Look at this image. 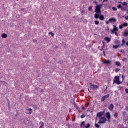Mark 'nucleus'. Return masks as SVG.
<instances>
[{
  "label": "nucleus",
  "mask_w": 128,
  "mask_h": 128,
  "mask_svg": "<svg viewBox=\"0 0 128 128\" xmlns=\"http://www.w3.org/2000/svg\"><path fill=\"white\" fill-rule=\"evenodd\" d=\"M120 44H116V45H114L113 46V48H118V46H120Z\"/></svg>",
  "instance_id": "nucleus-18"
},
{
  "label": "nucleus",
  "mask_w": 128,
  "mask_h": 128,
  "mask_svg": "<svg viewBox=\"0 0 128 128\" xmlns=\"http://www.w3.org/2000/svg\"><path fill=\"white\" fill-rule=\"evenodd\" d=\"M118 113L115 112V114H114V118H118Z\"/></svg>",
  "instance_id": "nucleus-23"
},
{
  "label": "nucleus",
  "mask_w": 128,
  "mask_h": 128,
  "mask_svg": "<svg viewBox=\"0 0 128 128\" xmlns=\"http://www.w3.org/2000/svg\"><path fill=\"white\" fill-rule=\"evenodd\" d=\"M86 106L87 108V106H88V104H86Z\"/></svg>",
  "instance_id": "nucleus-37"
},
{
  "label": "nucleus",
  "mask_w": 128,
  "mask_h": 128,
  "mask_svg": "<svg viewBox=\"0 0 128 128\" xmlns=\"http://www.w3.org/2000/svg\"><path fill=\"white\" fill-rule=\"evenodd\" d=\"M94 24H95L98 25V24H100V22L98 20H95L94 21Z\"/></svg>",
  "instance_id": "nucleus-22"
},
{
  "label": "nucleus",
  "mask_w": 128,
  "mask_h": 128,
  "mask_svg": "<svg viewBox=\"0 0 128 128\" xmlns=\"http://www.w3.org/2000/svg\"><path fill=\"white\" fill-rule=\"evenodd\" d=\"M82 110H86L84 106H82Z\"/></svg>",
  "instance_id": "nucleus-36"
},
{
  "label": "nucleus",
  "mask_w": 128,
  "mask_h": 128,
  "mask_svg": "<svg viewBox=\"0 0 128 128\" xmlns=\"http://www.w3.org/2000/svg\"><path fill=\"white\" fill-rule=\"evenodd\" d=\"M48 34H51L52 36H54V33H52V32H49Z\"/></svg>",
  "instance_id": "nucleus-21"
},
{
  "label": "nucleus",
  "mask_w": 128,
  "mask_h": 128,
  "mask_svg": "<svg viewBox=\"0 0 128 128\" xmlns=\"http://www.w3.org/2000/svg\"><path fill=\"white\" fill-rule=\"evenodd\" d=\"M122 46H124V44H126V41H124V39L122 40Z\"/></svg>",
  "instance_id": "nucleus-27"
},
{
  "label": "nucleus",
  "mask_w": 128,
  "mask_h": 128,
  "mask_svg": "<svg viewBox=\"0 0 128 128\" xmlns=\"http://www.w3.org/2000/svg\"><path fill=\"white\" fill-rule=\"evenodd\" d=\"M117 8H122V5L121 4H119L117 6Z\"/></svg>",
  "instance_id": "nucleus-31"
},
{
  "label": "nucleus",
  "mask_w": 128,
  "mask_h": 128,
  "mask_svg": "<svg viewBox=\"0 0 128 128\" xmlns=\"http://www.w3.org/2000/svg\"><path fill=\"white\" fill-rule=\"evenodd\" d=\"M103 45L104 46V42H102Z\"/></svg>",
  "instance_id": "nucleus-40"
},
{
  "label": "nucleus",
  "mask_w": 128,
  "mask_h": 128,
  "mask_svg": "<svg viewBox=\"0 0 128 128\" xmlns=\"http://www.w3.org/2000/svg\"><path fill=\"white\" fill-rule=\"evenodd\" d=\"M120 40H117L115 42V44H120Z\"/></svg>",
  "instance_id": "nucleus-20"
},
{
  "label": "nucleus",
  "mask_w": 128,
  "mask_h": 128,
  "mask_svg": "<svg viewBox=\"0 0 128 128\" xmlns=\"http://www.w3.org/2000/svg\"><path fill=\"white\" fill-rule=\"evenodd\" d=\"M115 64H116V66H120V62H115Z\"/></svg>",
  "instance_id": "nucleus-19"
},
{
  "label": "nucleus",
  "mask_w": 128,
  "mask_h": 128,
  "mask_svg": "<svg viewBox=\"0 0 128 128\" xmlns=\"http://www.w3.org/2000/svg\"><path fill=\"white\" fill-rule=\"evenodd\" d=\"M122 4H123V6H127L128 5V3L126 2H124L122 3Z\"/></svg>",
  "instance_id": "nucleus-29"
},
{
  "label": "nucleus",
  "mask_w": 128,
  "mask_h": 128,
  "mask_svg": "<svg viewBox=\"0 0 128 128\" xmlns=\"http://www.w3.org/2000/svg\"><path fill=\"white\" fill-rule=\"evenodd\" d=\"M26 112L28 114H32V108H28V109L26 110Z\"/></svg>",
  "instance_id": "nucleus-10"
},
{
  "label": "nucleus",
  "mask_w": 128,
  "mask_h": 128,
  "mask_svg": "<svg viewBox=\"0 0 128 128\" xmlns=\"http://www.w3.org/2000/svg\"><path fill=\"white\" fill-rule=\"evenodd\" d=\"M110 24V22H108V21L106 22V24Z\"/></svg>",
  "instance_id": "nucleus-34"
},
{
  "label": "nucleus",
  "mask_w": 128,
  "mask_h": 128,
  "mask_svg": "<svg viewBox=\"0 0 128 128\" xmlns=\"http://www.w3.org/2000/svg\"><path fill=\"white\" fill-rule=\"evenodd\" d=\"M124 18H125V20H128V16H126L124 17Z\"/></svg>",
  "instance_id": "nucleus-33"
},
{
  "label": "nucleus",
  "mask_w": 128,
  "mask_h": 128,
  "mask_svg": "<svg viewBox=\"0 0 128 128\" xmlns=\"http://www.w3.org/2000/svg\"><path fill=\"white\" fill-rule=\"evenodd\" d=\"M108 0H104L103 2H108Z\"/></svg>",
  "instance_id": "nucleus-38"
},
{
  "label": "nucleus",
  "mask_w": 128,
  "mask_h": 128,
  "mask_svg": "<svg viewBox=\"0 0 128 128\" xmlns=\"http://www.w3.org/2000/svg\"><path fill=\"white\" fill-rule=\"evenodd\" d=\"M115 72H120V69L119 68H116V70H115Z\"/></svg>",
  "instance_id": "nucleus-28"
},
{
  "label": "nucleus",
  "mask_w": 128,
  "mask_h": 128,
  "mask_svg": "<svg viewBox=\"0 0 128 128\" xmlns=\"http://www.w3.org/2000/svg\"><path fill=\"white\" fill-rule=\"evenodd\" d=\"M128 34V30L126 29L124 30V32L122 33V35L124 36H126Z\"/></svg>",
  "instance_id": "nucleus-13"
},
{
  "label": "nucleus",
  "mask_w": 128,
  "mask_h": 128,
  "mask_svg": "<svg viewBox=\"0 0 128 128\" xmlns=\"http://www.w3.org/2000/svg\"><path fill=\"white\" fill-rule=\"evenodd\" d=\"M109 96H110V95H108V94H107V95H106V96H102L101 98V102H104V100H106V98H108Z\"/></svg>",
  "instance_id": "nucleus-12"
},
{
  "label": "nucleus",
  "mask_w": 128,
  "mask_h": 128,
  "mask_svg": "<svg viewBox=\"0 0 128 128\" xmlns=\"http://www.w3.org/2000/svg\"><path fill=\"white\" fill-rule=\"evenodd\" d=\"M128 26V24L127 22H124L122 24L119 26V28L120 30H122V28H124V26Z\"/></svg>",
  "instance_id": "nucleus-9"
},
{
  "label": "nucleus",
  "mask_w": 128,
  "mask_h": 128,
  "mask_svg": "<svg viewBox=\"0 0 128 128\" xmlns=\"http://www.w3.org/2000/svg\"><path fill=\"white\" fill-rule=\"evenodd\" d=\"M90 88L92 90H98V86L96 84H92V83H90Z\"/></svg>",
  "instance_id": "nucleus-7"
},
{
  "label": "nucleus",
  "mask_w": 128,
  "mask_h": 128,
  "mask_svg": "<svg viewBox=\"0 0 128 128\" xmlns=\"http://www.w3.org/2000/svg\"><path fill=\"white\" fill-rule=\"evenodd\" d=\"M120 84L122 82L120 81V76H116L114 78V84Z\"/></svg>",
  "instance_id": "nucleus-5"
},
{
  "label": "nucleus",
  "mask_w": 128,
  "mask_h": 128,
  "mask_svg": "<svg viewBox=\"0 0 128 128\" xmlns=\"http://www.w3.org/2000/svg\"><path fill=\"white\" fill-rule=\"evenodd\" d=\"M104 114V111L98 112L96 116V122H97L98 118H102Z\"/></svg>",
  "instance_id": "nucleus-3"
},
{
  "label": "nucleus",
  "mask_w": 128,
  "mask_h": 128,
  "mask_svg": "<svg viewBox=\"0 0 128 128\" xmlns=\"http://www.w3.org/2000/svg\"><path fill=\"white\" fill-rule=\"evenodd\" d=\"M100 120L98 122V124H105L106 122V117H101L99 118Z\"/></svg>",
  "instance_id": "nucleus-6"
},
{
  "label": "nucleus",
  "mask_w": 128,
  "mask_h": 128,
  "mask_svg": "<svg viewBox=\"0 0 128 128\" xmlns=\"http://www.w3.org/2000/svg\"><path fill=\"white\" fill-rule=\"evenodd\" d=\"M108 109L110 110H112L114 109V105L112 104H111L109 106Z\"/></svg>",
  "instance_id": "nucleus-16"
},
{
  "label": "nucleus",
  "mask_w": 128,
  "mask_h": 128,
  "mask_svg": "<svg viewBox=\"0 0 128 128\" xmlns=\"http://www.w3.org/2000/svg\"><path fill=\"white\" fill-rule=\"evenodd\" d=\"M95 126L96 128H100V125H98V124H95Z\"/></svg>",
  "instance_id": "nucleus-26"
},
{
  "label": "nucleus",
  "mask_w": 128,
  "mask_h": 128,
  "mask_svg": "<svg viewBox=\"0 0 128 128\" xmlns=\"http://www.w3.org/2000/svg\"><path fill=\"white\" fill-rule=\"evenodd\" d=\"M118 27L116 26L115 25H113V29L111 30V34H115L116 36H118Z\"/></svg>",
  "instance_id": "nucleus-2"
},
{
  "label": "nucleus",
  "mask_w": 128,
  "mask_h": 128,
  "mask_svg": "<svg viewBox=\"0 0 128 128\" xmlns=\"http://www.w3.org/2000/svg\"><path fill=\"white\" fill-rule=\"evenodd\" d=\"M127 13L128 14V12H127Z\"/></svg>",
  "instance_id": "nucleus-43"
},
{
  "label": "nucleus",
  "mask_w": 128,
  "mask_h": 128,
  "mask_svg": "<svg viewBox=\"0 0 128 128\" xmlns=\"http://www.w3.org/2000/svg\"><path fill=\"white\" fill-rule=\"evenodd\" d=\"M126 45L128 46V41L126 42Z\"/></svg>",
  "instance_id": "nucleus-39"
},
{
  "label": "nucleus",
  "mask_w": 128,
  "mask_h": 128,
  "mask_svg": "<svg viewBox=\"0 0 128 128\" xmlns=\"http://www.w3.org/2000/svg\"><path fill=\"white\" fill-rule=\"evenodd\" d=\"M2 38H6V36H8V35L4 33L2 34L1 35Z\"/></svg>",
  "instance_id": "nucleus-17"
},
{
  "label": "nucleus",
  "mask_w": 128,
  "mask_h": 128,
  "mask_svg": "<svg viewBox=\"0 0 128 128\" xmlns=\"http://www.w3.org/2000/svg\"><path fill=\"white\" fill-rule=\"evenodd\" d=\"M112 10H117L118 9L116 7H112Z\"/></svg>",
  "instance_id": "nucleus-30"
},
{
  "label": "nucleus",
  "mask_w": 128,
  "mask_h": 128,
  "mask_svg": "<svg viewBox=\"0 0 128 128\" xmlns=\"http://www.w3.org/2000/svg\"><path fill=\"white\" fill-rule=\"evenodd\" d=\"M104 40L107 42L108 44V42H110V38L108 37V36H106L104 38Z\"/></svg>",
  "instance_id": "nucleus-14"
},
{
  "label": "nucleus",
  "mask_w": 128,
  "mask_h": 128,
  "mask_svg": "<svg viewBox=\"0 0 128 128\" xmlns=\"http://www.w3.org/2000/svg\"><path fill=\"white\" fill-rule=\"evenodd\" d=\"M125 92H126V94H128V88H126L125 89Z\"/></svg>",
  "instance_id": "nucleus-32"
},
{
  "label": "nucleus",
  "mask_w": 128,
  "mask_h": 128,
  "mask_svg": "<svg viewBox=\"0 0 128 128\" xmlns=\"http://www.w3.org/2000/svg\"><path fill=\"white\" fill-rule=\"evenodd\" d=\"M103 53H104V55H105V54H104V51L103 52Z\"/></svg>",
  "instance_id": "nucleus-41"
},
{
  "label": "nucleus",
  "mask_w": 128,
  "mask_h": 128,
  "mask_svg": "<svg viewBox=\"0 0 128 128\" xmlns=\"http://www.w3.org/2000/svg\"><path fill=\"white\" fill-rule=\"evenodd\" d=\"M88 10H92V7H89Z\"/></svg>",
  "instance_id": "nucleus-35"
},
{
  "label": "nucleus",
  "mask_w": 128,
  "mask_h": 128,
  "mask_svg": "<svg viewBox=\"0 0 128 128\" xmlns=\"http://www.w3.org/2000/svg\"><path fill=\"white\" fill-rule=\"evenodd\" d=\"M122 62H126L128 60V59L126 58H124L122 59Z\"/></svg>",
  "instance_id": "nucleus-25"
},
{
  "label": "nucleus",
  "mask_w": 128,
  "mask_h": 128,
  "mask_svg": "<svg viewBox=\"0 0 128 128\" xmlns=\"http://www.w3.org/2000/svg\"><path fill=\"white\" fill-rule=\"evenodd\" d=\"M90 126V124L88 123L86 124L85 122H82L80 124L81 128H88Z\"/></svg>",
  "instance_id": "nucleus-4"
},
{
  "label": "nucleus",
  "mask_w": 128,
  "mask_h": 128,
  "mask_svg": "<svg viewBox=\"0 0 128 128\" xmlns=\"http://www.w3.org/2000/svg\"><path fill=\"white\" fill-rule=\"evenodd\" d=\"M108 22L110 24H114L116 22V20L114 18H111L108 19Z\"/></svg>",
  "instance_id": "nucleus-8"
},
{
  "label": "nucleus",
  "mask_w": 128,
  "mask_h": 128,
  "mask_svg": "<svg viewBox=\"0 0 128 128\" xmlns=\"http://www.w3.org/2000/svg\"><path fill=\"white\" fill-rule=\"evenodd\" d=\"M100 50H102L100 49Z\"/></svg>",
  "instance_id": "nucleus-44"
},
{
  "label": "nucleus",
  "mask_w": 128,
  "mask_h": 128,
  "mask_svg": "<svg viewBox=\"0 0 128 128\" xmlns=\"http://www.w3.org/2000/svg\"><path fill=\"white\" fill-rule=\"evenodd\" d=\"M102 8V5H97L96 6L95 8V12L96 14L94 15V18H100V20H104V16L102 15V13L100 12V8Z\"/></svg>",
  "instance_id": "nucleus-1"
},
{
  "label": "nucleus",
  "mask_w": 128,
  "mask_h": 128,
  "mask_svg": "<svg viewBox=\"0 0 128 128\" xmlns=\"http://www.w3.org/2000/svg\"><path fill=\"white\" fill-rule=\"evenodd\" d=\"M81 118H86V115L83 114L80 116Z\"/></svg>",
  "instance_id": "nucleus-24"
},
{
  "label": "nucleus",
  "mask_w": 128,
  "mask_h": 128,
  "mask_svg": "<svg viewBox=\"0 0 128 128\" xmlns=\"http://www.w3.org/2000/svg\"><path fill=\"white\" fill-rule=\"evenodd\" d=\"M106 116L108 120V122H110V112H107L106 114Z\"/></svg>",
  "instance_id": "nucleus-11"
},
{
  "label": "nucleus",
  "mask_w": 128,
  "mask_h": 128,
  "mask_svg": "<svg viewBox=\"0 0 128 128\" xmlns=\"http://www.w3.org/2000/svg\"><path fill=\"white\" fill-rule=\"evenodd\" d=\"M98 48H100V46H98Z\"/></svg>",
  "instance_id": "nucleus-42"
},
{
  "label": "nucleus",
  "mask_w": 128,
  "mask_h": 128,
  "mask_svg": "<svg viewBox=\"0 0 128 128\" xmlns=\"http://www.w3.org/2000/svg\"><path fill=\"white\" fill-rule=\"evenodd\" d=\"M103 64H110V60H104V61L103 62Z\"/></svg>",
  "instance_id": "nucleus-15"
}]
</instances>
